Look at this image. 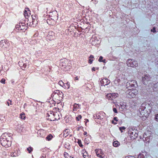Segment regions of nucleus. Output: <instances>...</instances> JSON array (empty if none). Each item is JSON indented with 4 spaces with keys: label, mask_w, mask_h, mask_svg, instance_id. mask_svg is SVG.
Listing matches in <instances>:
<instances>
[{
    "label": "nucleus",
    "mask_w": 158,
    "mask_h": 158,
    "mask_svg": "<svg viewBox=\"0 0 158 158\" xmlns=\"http://www.w3.org/2000/svg\"><path fill=\"white\" fill-rule=\"evenodd\" d=\"M7 135L6 133L3 134L0 137L1 143L2 146L6 148L8 147L11 145L10 142L7 140L6 138Z\"/></svg>",
    "instance_id": "f257e3e1"
},
{
    "label": "nucleus",
    "mask_w": 158,
    "mask_h": 158,
    "mask_svg": "<svg viewBox=\"0 0 158 158\" xmlns=\"http://www.w3.org/2000/svg\"><path fill=\"white\" fill-rule=\"evenodd\" d=\"M138 91L136 89L130 90L128 93V97L130 98L134 97L138 94Z\"/></svg>",
    "instance_id": "f03ea898"
},
{
    "label": "nucleus",
    "mask_w": 158,
    "mask_h": 158,
    "mask_svg": "<svg viewBox=\"0 0 158 158\" xmlns=\"http://www.w3.org/2000/svg\"><path fill=\"white\" fill-rule=\"evenodd\" d=\"M127 64L128 66L134 67L137 65V62L129 59L127 61Z\"/></svg>",
    "instance_id": "7ed1b4c3"
},
{
    "label": "nucleus",
    "mask_w": 158,
    "mask_h": 158,
    "mask_svg": "<svg viewBox=\"0 0 158 158\" xmlns=\"http://www.w3.org/2000/svg\"><path fill=\"white\" fill-rule=\"evenodd\" d=\"M95 152L98 157L101 158H103L102 154V152L101 149H96L95 150Z\"/></svg>",
    "instance_id": "20e7f679"
},
{
    "label": "nucleus",
    "mask_w": 158,
    "mask_h": 158,
    "mask_svg": "<svg viewBox=\"0 0 158 158\" xmlns=\"http://www.w3.org/2000/svg\"><path fill=\"white\" fill-rule=\"evenodd\" d=\"M104 85H107L110 83V81L106 79H103L101 81Z\"/></svg>",
    "instance_id": "39448f33"
},
{
    "label": "nucleus",
    "mask_w": 158,
    "mask_h": 158,
    "mask_svg": "<svg viewBox=\"0 0 158 158\" xmlns=\"http://www.w3.org/2000/svg\"><path fill=\"white\" fill-rule=\"evenodd\" d=\"M31 17L32 19V22H30L29 23H27V24L28 26H31L32 25V24L33 23V22H36V21L35 20V19L36 18V17L35 15H31Z\"/></svg>",
    "instance_id": "423d86ee"
},
{
    "label": "nucleus",
    "mask_w": 158,
    "mask_h": 158,
    "mask_svg": "<svg viewBox=\"0 0 158 158\" xmlns=\"http://www.w3.org/2000/svg\"><path fill=\"white\" fill-rule=\"evenodd\" d=\"M19 26L21 30H24L25 29H27V27H26L25 25L23 24V23H20Z\"/></svg>",
    "instance_id": "0eeeda50"
},
{
    "label": "nucleus",
    "mask_w": 158,
    "mask_h": 158,
    "mask_svg": "<svg viewBox=\"0 0 158 158\" xmlns=\"http://www.w3.org/2000/svg\"><path fill=\"white\" fill-rule=\"evenodd\" d=\"M113 145L114 147H117L120 145V143L118 141H116L114 142Z\"/></svg>",
    "instance_id": "6e6552de"
},
{
    "label": "nucleus",
    "mask_w": 158,
    "mask_h": 158,
    "mask_svg": "<svg viewBox=\"0 0 158 158\" xmlns=\"http://www.w3.org/2000/svg\"><path fill=\"white\" fill-rule=\"evenodd\" d=\"M106 98L109 100H112L113 99L112 94H109L106 95Z\"/></svg>",
    "instance_id": "1a4fd4ad"
},
{
    "label": "nucleus",
    "mask_w": 158,
    "mask_h": 158,
    "mask_svg": "<svg viewBox=\"0 0 158 158\" xmlns=\"http://www.w3.org/2000/svg\"><path fill=\"white\" fill-rule=\"evenodd\" d=\"M69 130L68 129H66L64 130V135L66 137L69 134Z\"/></svg>",
    "instance_id": "9d476101"
},
{
    "label": "nucleus",
    "mask_w": 158,
    "mask_h": 158,
    "mask_svg": "<svg viewBox=\"0 0 158 158\" xmlns=\"http://www.w3.org/2000/svg\"><path fill=\"white\" fill-rule=\"evenodd\" d=\"M28 8H26L24 12V15L26 18L27 16H28V15L27 13V10H28Z\"/></svg>",
    "instance_id": "9b49d317"
},
{
    "label": "nucleus",
    "mask_w": 158,
    "mask_h": 158,
    "mask_svg": "<svg viewBox=\"0 0 158 158\" xmlns=\"http://www.w3.org/2000/svg\"><path fill=\"white\" fill-rule=\"evenodd\" d=\"M52 137L53 136L51 135L50 134L47 137L46 139L50 141L52 139Z\"/></svg>",
    "instance_id": "f8f14e48"
},
{
    "label": "nucleus",
    "mask_w": 158,
    "mask_h": 158,
    "mask_svg": "<svg viewBox=\"0 0 158 158\" xmlns=\"http://www.w3.org/2000/svg\"><path fill=\"white\" fill-rule=\"evenodd\" d=\"M20 118L22 119H24L25 118V114L24 113H22L20 114Z\"/></svg>",
    "instance_id": "ddd939ff"
},
{
    "label": "nucleus",
    "mask_w": 158,
    "mask_h": 158,
    "mask_svg": "<svg viewBox=\"0 0 158 158\" xmlns=\"http://www.w3.org/2000/svg\"><path fill=\"white\" fill-rule=\"evenodd\" d=\"M54 115L55 116V119H57L60 118L59 115L56 112L53 113Z\"/></svg>",
    "instance_id": "4468645a"
},
{
    "label": "nucleus",
    "mask_w": 158,
    "mask_h": 158,
    "mask_svg": "<svg viewBox=\"0 0 158 158\" xmlns=\"http://www.w3.org/2000/svg\"><path fill=\"white\" fill-rule=\"evenodd\" d=\"M83 157L84 158H88V155L87 153L85 152L83 153Z\"/></svg>",
    "instance_id": "2eb2a0df"
},
{
    "label": "nucleus",
    "mask_w": 158,
    "mask_h": 158,
    "mask_svg": "<svg viewBox=\"0 0 158 158\" xmlns=\"http://www.w3.org/2000/svg\"><path fill=\"white\" fill-rule=\"evenodd\" d=\"M112 94V95L113 98H115L116 97H118V94H117L114 93V94Z\"/></svg>",
    "instance_id": "dca6fc26"
},
{
    "label": "nucleus",
    "mask_w": 158,
    "mask_h": 158,
    "mask_svg": "<svg viewBox=\"0 0 158 158\" xmlns=\"http://www.w3.org/2000/svg\"><path fill=\"white\" fill-rule=\"evenodd\" d=\"M27 150L29 153H30L31 151H32V148L31 147H30L27 148Z\"/></svg>",
    "instance_id": "f3484780"
},
{
    "label": "nucleus",
    "mask_w": 158,
    "mask_h": 158,
    "mask_svg": "<svg viewBox=\"0 0 158 158\" xmlns=\"http://www.w3.org/2000/svg\"><path fill=\"white\" fill-rule=\"evenodd\" d=\"M120 130L121 131V132H123L122 130H124L125 129V128L124 127H122L119 128Z\"/></svg>",
    "instance_id": "a211bd4d"
},
{
    "label": "nucleus",
    "mask_w": 158,
    "mask_h": 158,
    "mask_svg": "<svg viewBox=\"0 0 158 158\" xmlns=\"http://www.w3.org/2000/svg\"><path fill=\"white\" fill-rule=\"evenodd\" d=\"M78 143L79 145L81 147L82 146V144H81V140H78Z\"/></svg>",
    "instance_id": "6ab92c4d"
},
{
    "label": "nucleus",
    "mask_w": 158,
    "mask_h": 158,
    "mask_svg": "<svg viewBox=\"0 0 158 158\" xmlns=\"http://www.w3.org/2000/svg\"><path fill=\"white\" fill-rule=\"evenodd\" d=\"M5 79H2L1 81V83H3V84L5 83Z\"/></svg>",
    "instance_id": "aec40b11"
},
{
    "label": "nucleus",
    "mask_w": 158,
    "mask_h": 158,
    "mask_svg": "<svg viewBox=\"0 0 158 158\" xmlns=\"http://www.w3.org/2000/svg\"><path fill=\"white\" fill-rule=\"evenodd\" d=\"M59 84L61 86H62L63 85L64 83L62 81H60L59 82Z\"/></svg>",
    "instance_id": "412c9836"
},
{
    "label": "nucleus",
    "mask_w": 158,
    "mask_h": 158,
    "mask_svg": "<svg viewBox=\"0 0 158 158\" xmlns=\"http://www.w3.org/2000/svg\"><path fill=\"white\" fill-rule=\"evenodd\" d=\"M79 117L80 119H81L82 118V117H81V115H79L78 117H77L76 119H77V120L78 121L79 120Z\"/></svg>",
    "instance_id": "4be33fe9"
},
{
    "label": "nucleus",
    "mask_w": 158,
    "mask_h": 158,
    "mask_svg": "<svg viewBox=\"0 0 158 158\" xmlns=\"http://www.w3.org/2000/svg\"><path fill=\"white\" fill-rule=\"evenodd\" d=\"M16 153H13L11 154L12 156H16Z\"/></svg>",
    "instance_id": "5701e85b"
},
{
    "label": "nucleus",
    "mask_w": 158,
    "mask_h": 158,
    "mask_svg": "<svg viewBox=\"0 0 158 158\" xmlns=\"http://www.w3.org/2000/svg\"><path fill=\"white\" fill-rule=\"evenodd\" d=\"M103 57L102 56H100L99 59L98 60L100 62L102 61V60Z\"/></svg>",
    "instance_id": "b1692460"
},
{
    "label": "nucleus",
    "mask_w": 158,
    "mask_h": 158,
    "mask_svg": "<svg viewBox=\"0 0 158 158\" xmlns=\"http://www.w3.org/2000/svg\"><path fill=\"white\" fill-rule=\"evenodd\" d=\"M151 31H152L153 32H156L155 28L154 27L153 29H152L151 30Z\"/></svg>",
    "instance_id": "393cba45"
},
{
    "label": "nucleus",
    "mask_w": 158,
    "mask_h": 158,
    "mask_svg": "<svg viewBox=\"0 0 158 158\" xmlns=\"http://www.w3.org/2000/svg\"><path fill=\"white\" fill-rule=\"evenodd\" d=\"M113 111L115 113H117V110L116 109L114 108L113 109Z\"/></svg>",
    "instance_id": "a878e982"
},
{
    "label": "nucleus",
    "mask_w": 158,
    "mask_h": 158,
    "mask_svg": "<svg viewBox=\"0 0 158 158\" xmlns=\"http://www.w3.org/2000/svg\"><path fill=\"white\" fill-rule=\"evenodd\" d=\"M156 121L158 122V114H157L156 115Z\"/></svg>",
    "instance_id": "bb28decb"
},
{
    "label": "nucleus",
    "mask_w": 158,
    "mask_h": 158,
    "mask_svg": "<svg viewBox=\"0 0 158 158\" xmlns=\"http://www.w3.org/2000/svg\"><path fill=\"white\" fill-rule=\"evenodd\" d=\"M93 60H91V59H89V63L91 64Z\"/></svg>",
    "instance_id": "cd10ccee"
},
{
    "label": "nucleus",
    "mask_w": 158,
    "mask_h": 158,
    "mask_svg": "<svg viewBox=\"0 0 158 158\" xmlns=\"http://www.w3.org/2000/svg\"><path fill=\"white\" fill-rule=\"evenodd\" d=\"M112 123L114 124H117V123L114 122V120H112Z\"/></svg>",
    "instance_id": "c85d7f7f"
},
{
    "label": "nucleus",
    "mask_w": 158,
    "mask_h": 158,
    "mask_svg": "<svg viewBox=\"0 0 158 158\" xmlns=\"http://www.w3.org/2000/svg\"><path fill=\"white\" fill-rule=\"evenodd\" d=\"M114 120H115L116 121H118V120L117 119V118L116 117H114Z\"/></svg>",
    "instance_id": "c756f323"
},
{
    "label": "nucleus",
    "mask_w": 158,
    "mask_h": 158,
    "mask_svg": "<svg viewBox=\"0 0 158 158\" xmlns=\"http://www.w3.org/2000/svg\"><path fill=\"white\" fill-rule=\"evenodd\" d=\"M92 71H95V68L93 67V68H92Z\"/></svg>",
    "instance_id": "7c9ffc66"
},
{
    "label": "nucleus",
    "mask_w": 158,
    "mask_h": 158,
    "mask_svg": "<svg viewBox=\"0 0 158 158\" xmlns=\"http://www.w3.org/2000/svg\"><path fill=\"white\" fill-rule=\"evenodd\" d=\"M4 42H5L3 40H2L1 41H0V43H4Z\"/></svg>",
    "instance_id": "2f4dec72"
},
{
    "label": "nucleus",
    "mask_w": 158,
    "mask_h": 158,
    "mask_svg": "<svg viewBox=\"0 0 158 158\" xmlns=\"http://www.w3.org/2000/svg\"><path fill=\"white\" fill-rule=\"evenodd\" d=\"M77 104H75L74 106V108H75V107H77Z\"/></svg>",
    "instance_id": "473e14b6"
},
{
    "label": "nucleus",
    "mask_w": 158,
    "mask_h": 158,
    "mask_svg": "<svg viewBox=\"0 0 158 158\" xmlns=\"http://www.w3.org/2000/svg\"><path fill=\"white\" fill-rule=\"evenodd\" d=\"M94 57L92 55H91L90 57H89V58H93Z\"/></svg>",
    "instance_id": "72a5a7b5"
},
{
    "label": "nucleus",
    "mask_w": 158,
    "mask_h": 158,
    "mask_svg": "<svg viewBox=\"0 0 158 158\" xmlns=\"http://www.w3.org/2000/svg\"><path fill=\"white\" fill-rule=\"evenodd\" d=\"M105 60H102V61L103 62L105 63Z\"/></svg>",
    "instance_id": "f704fd0d"
},
{
    "label": "nucleus",
    "mask_w": 158,
    "mask_h": 158,
    "mask_svg": "<svg viewBox=\"0 0 158 158\" xmlns=\"http://www.w3.org/2000/svg\"><path fill=\"white\" fill-rule=\"evenodd\" d=\"M87 134V132H84V135H86Z\"/></svg>",
    "instance_id": "c9c22d12"
},
{
    "label": "nucleus",
    "mask_w": 158,
    "mask_h": 158,
    "mask_svg": "<svg viewBox=\"0 0 158 158\" xmlns=\"http://www.w3.org/2000/svg\"><path fill=\"white\" fill-rule=\"evenodd\" d=\"M75 79H76V80H78V77H76L75 78Z\"/></svg>",
    "instance_id": "e433bc0d"
},
{
    "label": "nucleus",
    "mask_w": 158,
    "mask_h": 158,
    "mask_svg": "<svg viewBox=\"0 0 158 158\" xmlns=\"http://www.w3.org/2000/svg\"><path fill=\"white\" fill-rule=\"evenodd\" d=\"M57 18H58V16H57V17L55 19H57Z\"/></svg>",
    "instance_id": "4c0bfd02"
},
{
    "label": "nucleus",
    "mask_w": 158,
    "mask_h": 158,
    "mask_svg": "<svg viewBox=\"0 0 158 158\" xmlns=\"http://www.w3.org/2000/svg\"><path fill=\"white\" fill-rule=\"evenodd\" d=\"M125 158H129V157H126Z\"/></svg>",
    "instance_id": "58836bf2"
},
{
    "label": "nucleus",
    "mask_w": 158,
    "mask_h": 158,
    "mask_svg": "<svg viewBox=\"0 0 158 158\" xmlns=\"http://www.w3.org/2000/svg\"><path fill=\"white\" fill-rule=\"evenodd\" d=\"M87 122H88V121H89V120H88V119H87Z\"/></svg>",
    "instance_id": "ea45409f"
}]
</instances>
